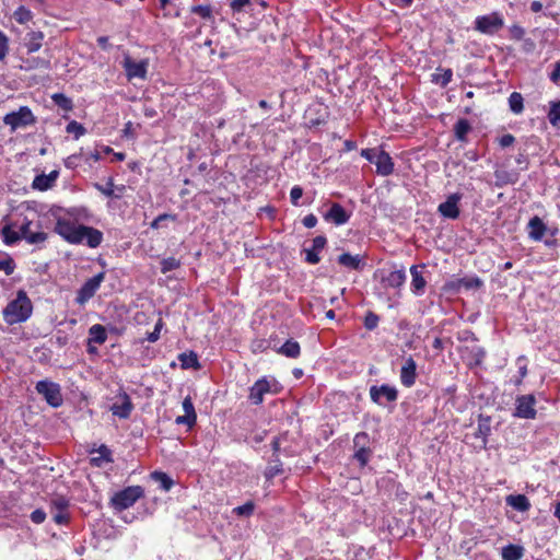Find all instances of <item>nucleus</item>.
<instances>
[{"instance_id": "obj_50", "label": "nucleus", "mask_w": 560, "mask_h": 560, "mask_svg": "<svg viewBox=\"0 0 560 560\" xmlns=\"http://www.w3.org/2000/svg\"><path fill=\"white\" fill-rule=\"evenodd\" d=\"M191 12L206 20H209L212 16V11L209 5H195L191 8Z\"/></svg>"}, {"instance_id": "obj_6", "label": "nucleus", "mask_w": 560, "mask_h": 560, "mask_svg": "<svg viewBox=\"0 0 560 560\" xmlns=\"http://www.w3.org/2000/svg\"><path fill=\"white\" fill-rule=\"evenodd\" d=\"M504 26V19L499 12L480 15L475 19L474 28L481 34L494 35Z\"/></svg>"}, {"instance_id": "obj_36", "label": "nucleus", "mask_w": 560, "mask_h": 560, "mask_svg": "<svg viewBox=\"0 0 560 560\" xmlns=\"http://www.w3.org/2000/svg\"><path fill=\"white\" fill-rule=\"evenodd\" d=\"M510 110L516 115L522 114L524 110V98L521 93L513 92L509 96Z\"/></svg>"}, {"instance_id": "obj_45", "label": "nucleus", "mask_w": 560, "mask_h": 560, "mask_svg": "<svg viewBox=\"0 0 560 560\" xmlns=\"http://www.w3.org/2000/svg\"><path fill=\"white\" fill-rule=\"evenodd\" d=\"M180 261L175 257H167L162 259L161 261V271L162 273H167L172 270L179 268Z\"/></svg>"}, {"instance_id": "obj_28", "label": "nucleus", "mask_w": 560, "mask_h": 560, "mask_svg": "<svg viewBox=\"0 0 560 560\" xmlns=\"http://www.w3.org/2000/svg\"><path fill=\"white\" fill-rule=\"evenodd\" d=\"M132 402L128 395H124L121 404H114L110 408L114 416L119 417L120 419L129 418L132 411Z\"/></svg>"}, {"instance_id": "obj_17", "label": "nucleus", "mask_w": 560, "mask_h": 560, "mask_svg": "<svg viewBox=\"0 0 560 560\" xmlns=\"http://www.w3.org/2000/svg\"><path fill=\"white\" fill-rule=\"evenodd\" d=\"M368 440V434L365 432H360L355 434L353 439L354 446L358 450L354 453V458L361 464V466L366 465L370 458V450L364 446Z\"/></svg>"}, {"instance_id": "obj_44", "label": "nucleus", "mask_w": 560, "mask_h": 560, "mask_svg": "<svg viewBox=\"0 0 560 560\" xmlns=\"http://www.w3.org/2000/svg\"><path fill=\"white\" fill-rule=\"evenodd\" d=\"M282 472V464L277 458L276 460H272V463L269 464V466L266 468L265 477L267 479H272L276 476L280 475Z\"/></svg>"}, {"instance_id": "obj_58", "label": "nucleus", "mask_w": 560, "mask_h": 560, "mask_svg": "<svg viewBox=\"0 0 560 560\" xmlns=\"http://www.w3.org/2000/svg\"><path fill=\"white\" fill-rule=\"evenodd\" d=\"M31 520L35 524H42L46 520V512L42 509H36L31 513Z\"/></svg>"}, {"instance_id": "obj_60", "label": "nucleus", "mask_w": 560, "mask_h": 560, "mask_svg": "<svg viewBox=\"0 0 560 560\" xmlns=\"http://www.w3.org/2000/svg\"><path fill=\"white\" fill-rule=\"evenodd\" d=\"M516 365L518 368V375L524 378L527 375L526 357L521 355L516 359Z\"/></svg>"}, {"instance_id": "obj_15", "label": "nucleus", "mask_w": 560, "mask_h": 560, "mask_svg": "<svg viewBox=\"0 0 560 560\" xmlns=\"http://www.w3.org/2000/svg\"><path fill=\"white\" fill-rule=\"evenodd\" d=\"M324 219L336 225H343L350 219V213L338 202L331 203L329 210L324 214Z\"/></svg>"}, {"instance_id": "obj_33", "label": "nucleus", "mask_w": 560, "mask_h": 560, "mask_svg": "<svg viewBox=\"0 0 560 560\" xmlns=\"http://www.w3.org/2000/svg\"><path fill=\"white\" fill-rule=\"evenodd\" d=\"M470 122L462 118L454 125V136L460 142H467V135L471 131Z\"/></svg>"}, {"instance_id": "obj_4", "label": "nucleus", "mask_w": 560, "mask_h": 560, "mask_svg": "<svg viewBox=\"0 0 560 560\" xmlns=\"http://www.w3.org/2000/svg\"><path fill=\"white\" fill-rule=\"evenodd\" d=\"M143 495L144 490L141 486H129L114 493L109 504L114 510L121 512L131 508Z\"/></svg>"}, {"instance_id": "obj_61", "label": "nucleus", "mask_w": 560, "mask_h": 560, "mask_svg": "<svg viewBox=\"0 0 560 560\" xmlns=\"http://www.w3.org/2000/svg\"><path fill=\"white\" fill-rule=\"evenodd\" d=\"M162 326H163V322H162V319H159L158 323L155 324L154 330L152 332H150L147 337V339L150 342H155L160 338V332H161Z\"/></svg>"}, {"instance_id": "obj_34", "label": "nucleus", "mask_w": 560, "mask_h": 560, "mask_svg": "<svg viewBox=\"0 0 560 560\" xmlns=\"http://www.w3.org/2000/svg\"><path fill=\"white\" fill-rule=\"evenodd\" d=\"M178 360L183 369H200L198 355L194 351L180 353Z\"/></svg>"}, {"instance_id": "obj_21", "label": "nucleus", "mask_w": 560, "mask_h": 560, "mask_svg": "<svg viewBox=\"0 0 560 560\" xmlns=\"http://www.w3.org/2000/svg\"><path fill=\"white\" fill-rule=\"evenodd\" d=\"M1 236L5 245H13L21 238L20 224L16 222L5 224L1 228Z\"/></svg>"}, {"instance_id": "obj_59", "label": "nucleus", "mask_w": 560, "mask_h": 560, "mask_svg": "<svg viewBox=\"0 0 560 560\" xmlns=\"http://www.w3.org/2000/svg\"><path fill=\"white\" fill-rule=\"evenodd\" d=\"M303 196V189L300 186H293L290 191V199L292 205L298 206L299 200Z\"/></svg>"}, {"instance_id": "obj_19", "label": "nucleus", "mask_w": 560, "mask_h": 560, "mask_svg": "<svg viewBox=\"0 0 560 560\" xmlns=\"http://www.w3.org/2000/svg\"><path fill=\"white\" fill-rule=\"evenodd\" d=\"M58 176H59V172L56 170L51 171L47 175L46 174L37 175L32 183V187L39 191H46V190L50 189L51 187H54Z\"/></svg>"}, {"instance_id": "obj_20", "label": "nucleus", "mask_w": 560, "mask_h": 560, "mask_svg": "<svg viewBox=\"0 0 560 560\" xmlns=\"http://www.w3.org/2000/svg\"><path fill=\"white\" fill-rule=\"evenodd\" d=\"M546 231H547V226L539 217L535 215L529 220V222L527 224V232H528V237L530 240H533L535 242L541 241Z\"/></svg>"}, {"instance_id": "obj_14", "label": "nucleus", "mask_w": 560, "mask_h": 560, "mask_svg": "<svg viewBox=\"0 0 560 560\" xmlns=\"http://www.w3.org/2000/svg\"><path fill=\"white\" fill-rule=\"evenodd\" d=\"M417 380V363L412 357H408L400 369V382L405 387H411Z\"/></svg>"}, {"instance_id": "obj_26", "label": "nucleus", "mask_w": 560, "mask_h": 560, "mask_svg": "<svg viewBox=\"0 0 560 560\" xmlns=\"http://www.w3.org/2000/svg\"><path fill=\"white\" fill-rule=\"evenodd\" d=\"M505 502L518 512H526L530 509V502L524 494H510L505 498Z\"/></svg>"}, {"instance_id": "obj_57", "label": "nucleus", "mask_w": 560, "mask_h": 560, "mask_svg": "<svg viewBox=\"0 0 560 560\" xmlns=\"http://www.w3.org/2000/svg\"><path fill=\"white\" fill-rule=\"evenodd\" d=\"M51 513L56 524L62 525L66 524L69 520L67 511H51Z\"/></svg>"}, {"instance_id": "obj_7", "label": "nucleus", "mask_w": 560, "mask_h": 560, "mask_svg": "<svg viewBox=\"0 0 560 560\" xmlns=\"http://www.w3.org/2000/svg\"><path fill=\"white\" fill-rule=\"evenodd\" d=\"M35 388L49 406L58 408L62 405L63 397L59 384L48 380H43L36 383Z\"/></svg>"}, {"instance_id": "obj_41", "label": "nucleus", "mask_w": 560, "mask_h": 560, "mask_svg": "<svg viewBox=\"0 0 560 560\" xmlns=\"http://www.w3.org/2000/svg\"><path fill=\"white\" fill-rule=\"evenodd\" d=\"M51 98L57 106L65 110H71L73 107L72 101L62 93H56Z\"/></svg>"}, {"instance_id": "obj_62", "label": "nucleus", "mask_w": 560, "mask_h": 560, "mask_svg": "<svg viewBox=\"0 0 560 560\" xmlns=\"http://www.w3.org/2000/svg\"><path fill=\"white\" fill-rule=\"evenodd\" d=\"M306 253V257H305V260L308 262V264H312V265H315V264H318L319 260H320V257H319V253L314 250V249H306L305 250Z\"/></svg>"}, {"instance_id": "obj_3", "label": "nucleus", "mask_w": 560, "mask_h": 560, "mask_svg": "<svg viewBox=\"0 0 560 560\" xmlns=\"http://www.w3.org/2000/svg\"><path fill=\"white\" fill-rule=\"evenodd\" d=\"M281 389V385L275 377L262 376L249 388L248 399L254 405H260L262 404L266 394L277 395Z\"/></svg>"}, {"instance_id": "obj_5", "label": "nucleus", "mask_w": 560, "mask_h": 560, "mask_svg": "<svg viewBox=\"0 0 560 560\" xmlns=\"http://www.w3.org/2000/svg\"><path fill=\"white\" fill-rule=\"evenodd\" d=\"M36 122V116L27 106H21L18 110L10 112L3 117V124L9 126L12 132L33 126Z\"/></svg>"}, {"instance_id": "obj_47", "label": "nucleus", "mask_w": 560, "mask_h": 560, "mask_svg": "<svg viewBox=\"0 0 560 560\" xmlns=\"http://www.w3.org/2000/svg\"><path fill=\"white\" fill-rule=\"evenodd\" d=\"M14 260L10 256L4 255L3 258L0 259V270L4 271L5 275L10 276L14 272Z\"/></svg>"}, {"instance_id": "obj_43", "label": "nucleus", "mask_w": 560, "mask_h": 560, "mask_svg": "<svg viewBox=\"0 0 560 560\" xmlns=\"http://www.w3.org/2000/svg\"><path fill=\"white\" fill-rule=\"evenodd\" d=\"M255 511V503L253 501H248L243 505L236 506L233 509V513L237 516L249 517L253 515Z\"/></svg>"}, {"instance_id": "obj_53", "label": "nucleus", "mask_w": 560, "mask_h": 560, "mask_svg": "<svg viewBox=\"0 0 560 560\" xmlns=\"http://www.w3.org/2000/svg\"><path fill=\"white\" fill-rule=\"evenodd\" d=\"M96 188L105 196L107 197H114L115 192V185L112 179H109L105 186L96 185Z\"/></svg>"}, {"instance_id": "obj_48", "label": "nucleus", "mask_w": 560, "mask_h": 560, "mask_svg": "<svg viewBox=\"0 0 560 560\" xmlns=\"http://www.w3.org/2000/svg\"><path fill=\"white\" fill-rule=\"evenodd\" d=\"M25 63H26L25 69H35V68L48 69L49 68V61L45 60V59H39V58L26 59Z\"/></svg>"}, {"instance_id": "obj_9", "label": "nucleus", "mask_w": 560, "mask_h": 560, "mask_svg": "<svg viewBox=\"0 0 560 560\" xmlns=\"http://www.w3.org/2000/svg\"><path fill=\"white\" fill-rule=\"evenodd\" d=\"M21 238L28 244H42L47 240V234L43 231L40 222H33L24 218L20 224Z\"/></svg>"}, {"instance_id": "obj_25", "label": "nucleus", "mask_w": 560, "mask_h": 560, "mask_svg": "<svg viewBox=\"0 0 560 560\" xmlns=\"http://www.w3.org/2000/svg\"><path fill=\"white\" fill-rule=\"evenodd\" d=\"M44 33L40 31H33L27 33L25 37V47L28 54L38 51L42 48L44 40Z\"/></svg>"}, {"instance_id": "obj_11", "label": "nucleus", "mask_w": 560, "mask_h": 560, "mask_svg": "<svg viewBox=\"0 0 560 560\" xmlns=\"http://www.w3.org/2000/svg\"><path fill=\"white\" fill-rule=\"evenodd\" d=\"M536 399L534 395H521L515 399V411L514 417L521 419H535L536 417Z\"/></svg>"}, {"instance_id": "obj_31", "label": "nucleus", "mask_w": 560, "mask_h": 560, "mask_svg": "<svg viewBox=\"0 0 560 560\" xmlns=\"http://www.w3.org/2000/svg\"><path fill=\"white\" fill-rule=\"evenodd\" d=\"M89 336H90L89 345L91 342H94L97 345H103L107 339L106 329L101 324H95V325L91 326L89 329Z\"/></svg>"}, {"instance_id": "obj_40", "label": "nucleus", "mask_w": 560, "mask_h": 560, "mask_svg": "<svg viewBox=\"0 0 560 560\" xmlns=\"http://www.w3.org/2000/svg\"><path fill=\"white\" fill-rule=\"evenodd\" d=\"M14 20L20 24H25L30 22L33 18L31 10L25 8L24 5H20L13 13Z\"/></svg>"}, {"instance_id": "obj_30", "label": "nucleus", "mask_w": 560, "mask_h": 560, "mask_svg": "<svg viewBox=\"0 0 560 560\" xmlns=\"http://www.w3.org/2000/svg\"><path fill=\"white\" fill-rule=\"evenodd\" d=\"M453 79V71L452 69L447 68V69H444V68H436L435 72L432 74V79L431 81L438 85H440L441 88H445L448 85V83L452 81Z\"/></svg>"}, {"instance_id": "obj_29", "label": "nucleus", "mask_w": 560, "mask_h": 560, "mask_svg": "<svg viewBox=\"0 0 560 560\" xmlns=\"http://www.w3.org/2000/svg\"><path fill=\"white\" fill-rule=\"evenodd\" d=\"M405 269L390 271L383 281L389 288H400L406 282Z\"/></svg>"}, {"instance_id": "obj_54", "label": "nucleus", "mask_w": 560, "mask_h": 560, "mask_svg": "<svg viewBox=\"0 0 560 560\" xmlns=\"http://www.w3.org/2000/svg\"><path fill=\"white\" fill-rule=\"evenodd\" d=\"M68 501L63 498H56L51 500V511H67Z\"/></svg>"}, {"instance_id": "obj_49", "label": "nucleus", "mask_w": 560, "mask_h": 560, "mask_svg": "<svg viewBox=\"0 0 560 560\" xmlns=\"http://www.w3.org/2000/svg\"><path fill=\"white\" fill-rule=\"evenodd\" d=\"M378 322L380 317L375 313L369 312L364 318V327L369 330H373L377 327Z\"/></svg>"}, {"instance_id": "obj_24", "label": "nucleus", "mask_w": 560, "mask_h": 560, "mask_svg": "<svg viewBox=\"0 0 560 560\" xmlns=\"http://www.w3.org/2000/svg\"><path fill=\"white\" fill-rule=\"evenodd\" d=\"M410 273L412 277L411 280V291L416 295H422L427 285V281L422 276L421 270H419V266L413 265L410 268Z\"/></svg>"}, {"instance_id": "obj_10", "label": "nucleus", "mask_w": 560, "mask_h": 560, "mask_svg": "<svg viewBox=\"0 0 560 560\" xmlns=\"http://www.w3.org/2000/svg\"><path fill=\"white\" fill-rule=\"evenodd\" d=\"M105 279L104 272H98L94 277L88 279L77 293L75 302L79 305H84L91 298L94 296Z\"/></svg>"}, {"instance_id": "obj_63", "label": "nucleus", "mask_w": 560, "mask_h": 560, "mask_svg": "<svg viewBox=\"0 0 560 560\" xmlns=\"http://www.w3.org/2000/svg\"><path fill=\"white\" fill-rule=\"evenodd\" d=\"M326 243H327L326 237L323 235H318L313 240L312 249L319 253L325 247Z\"/></svg>"}, {"instance_id": "obj_16", "label": "nucleus", "mask_w": 560, "mask_h": 560, "mask_svg": "<svg viewBox=\"0 0 560 560\" xmlns=\"http://www.w3.org/2000/svg\"><path fill=\"white\" fill-rule=\"evenodd\" d=\"M183 410L185 415L178 416L175 419L176 424H185L189 429L192 428L196 424L197 421V415L195 411L194 402L190 396H187L183 400Z\"/></svg>"}, {"instance_id": "obj_12", "label": "nucleus", "mask_w": 560, "mask_h": 560, "mask_svg": "<svg viewBox=\"0 0 560 560\" xmlns=\"http://www.w3.org/2000/svg\"><path fill=\"white\" fill-rule=\"evenodd\" d=\"M370 397L373 402L383 405V398L388 402L395 401L398 397V392L396 387L386 384L381 386L374 385L370 388Z\"/></svg>"}, {"instance_id": "obj_8", "label": "nucleus", "mask_w": 560, "mask_h": 560, "mask_svg": "<svg viewBox=\"0 0 560 560\" xmlns=\"http://www.w3.org/2000/svg\"><path fill=\"white\" fill-rule=\"evenodd\" d=\"M121 66L128 81H132L133 79H147L149 68L148 59L137 61L132 59L129 54H124Z\"/></svg>"}, {"instance_id": "obj_52", "label": "nucleus", "mask_w": 560, "mask_h": 560, "mask_svg": "<svg viewBox=\"0 0 560 560\" xmlns=\"http://www.w3.org/2000/svg\"><path fill=\"white\" fill-rule=\"evenodd\" d=\"M509 33H510L511 38H513L515 40H521L525 35L524 28L517 24L512 25L509 28Z\"/></svg>"}, {"instance_id": "obj_38", "label": "nucleus", "mask_w": 560, "mask_h": 560, "mask_svg": "<svg viewBox=\"0 0 560 560\" xmlns=\"http://www.w3.org/2000/svg\"><path fill=\"white\" fill-rule=\"evenodd\" d=\"M151 478L159 482L164 491H170L174 485V481L170 478V476L163 471H153L151 474Z\"/></svg>"}, {"instance_id": "obj_27", "label": "nucleus", "mask_w": 560, "mask_h": 560, "mask_svg": "<svg viewBox=\"0 0 560 560\" xmlns=\"http://www.w3.org/2000/svg\"><path fill=\"white\" fill-rule=\"evenodd\" d=\"M276 351L283 357L296 359L301 354V347L298 341L289 339L281 347L277 348Z\"/></svg>"}, {"instance_id": "obj_37", "label": "nucleus", "mask_w": 560, "mask_h": 560, "mask_svg": "<svg viewBox=\"0 0 560 560\" xmlns=\"http://www.w3.org/2000/svg\"><path fill=\"white\" fill-rule=\"evenodd\" d=\"M548 120L553 127L560 126V101L549 103Z\"/></svg>"}, {"instance_id": "obj_51", "label": "nucleus", "mask_w": 560, "mask_h": 560, "mask_svg": "<svg viewBox=\"0 0 560 560\" xmlns=\"http://www.w3.org/2000/svg\"><path fill=\"white\" fill-rule=\"evenodd\" d=\"M9 52V38L0 31V61L5 58Z\"/></svg>"}, {"instance_id": "obj_39", "label": "nucleus", "mask_w": 560, "mask_h": 560, "mask_svg": "<svg viewBox=\"0 0 560 560\" xmlns=\"http://www.w3.org/2000/svg\"><path fill=\"white\" fill-rule=\"evenodd\" d=\"M481 284H482V282L479 278H472V279H458L454 282L448 283L447 287H450L452 289H458L463 285L466 289H471V288H479Z\"/></svg>"}, {"instance_id": "obj_56", "label": "nucleus", "mask_w": 560, "mask_h": 560, "mask_svg": "<svg viewBox=\"0 0 560 560\" xmlns=\"http://www.w3.org/2000/svg\"><path fill=\"white\" fill-rule=\"evenodd\" d=\"M176 220V215H173V214H168V213H163V214H160L159 217H156L152 222H151V228L152 229H159L161 228L162 225V222L165 221V220Z\"/></svg>"}, {"instance_id": "obj_42", "label": "nucleus", "mask_w": 560, "mask_h": 560, "mask_svg": "<svg viewBox=\"0 0 560 560\" xmlns=\"http://www.w3.org/2000/svg\"><path fill=\"white\" fill-rule=\"evenodd\" d=\"M66 131H67L68 133L73 135L75 139H79L80 137H82L83 135H85L86 129H85V127H84L82 124H80V122H78V121H75V120H71V121L67 125V127H66Z\"/></svg>"}, {"instance_id": "obj_35", "label": "nucleus", "mask_w": 560, "mask_h": 560, "mask_svg": "<svg viewBox=\"0 0 560 560\" xmlns=\"http://www.w3.org/2000/svg\"><path fill=\"white\" fill-rule=\"evenodd\" d=\"M491 432L489 418H480L478 421V428L475 433L476 438H480L482 445L486 446L487 439Z\"/></svg>"}, {"instance_id": "obj_46", "label": "nucleus", "mask_w": 560, "mask_h": 560, "mask_svg": "<svg viewBox=\"0 0 560 560\" xmlns=\"http://www.w3.org/2000/svg\"><path fill=\"white\" fill-rule=\"evenodd\" d=\"M494 176L497 179L495 184L499 187L508 185V184H513L516 180L511 174H509L505 171H495Z\"/></svg>"}, {"instance_id": "obj_13", "label": "nucleus", "mask_w": 560, "mask_h": 560, "mask_svg": "<svg viewBox=\"0 0 560 560\" xmlns=\"http://www.w3.org/2000/svg\"><path fill=\"white\" fill-rule=\"evenodd\" d=\"M460 199V194L455 192L450 195L444 202L439 205V213L446 219L456 220L460 214L458 207Z\"/></svg>"}, {"instance_id": "obj_2", "label": "nucleus", "mask_w": 560, "mask_h": 560, "mask_svg": "<svg viewBox=\"0 0 560 560\" xmlns=\"http://www.w3.org/2000/svg\"><path fill=\"white\" fill-rule=\"evenodd\" d=\"M33 313V304L24 290H19L15 299L2 310L3 320L8 325L26 322Z\"/></svg>"}, {"instance_id": "obj_55", "label": "nucleus", "mask_w": 560, "mask_h": 560, "mask_svg": "<svg viewBox=\"0 0 560 560\" xmlns=\"http://www.w3.org/2000/svg\"><path fill=\"white\" fill-rule=\"evenodd\" d=\"M549 79L552 83L560 86V60L555 62L553 69L549 74Z\"/></svg>"}, {"instance_id": "obj_23", "label": "nucleus", "mask_w": 560, "mask_h": 560, "mask_svg": "<svg viewBox=\"0 0 560 560\" xmlns=\"http://www.w3.org/2000/svg\"><path fill=\"white\" fill-rule=\"evenodd\" d=\"M338 262L349 270H362L364 261L360 255L343 253L338 256Z\"/></svg>"}, {"instance_id": "obj_64", "label": "nucleus", "mask_w": 560, "mask_h": 560, "mask_svg": "<svg viewBox=\"0 0 560 560\" xmlns=\"http://www.w3.org/2000/svg\"><path fill=\"white\" fill-rule=\"evenodd\" d=\"M378 151L376 149H362L361 156L366 159L369 162L374 163Z\"/></svg>"}, {"instance_id": "obj_32", "label": "nucleus", "mask_w": 560, "mask_h": 560, "mask_svg": "<svg viewBox=\"0 0 560 560\" xmlns=\"http://www.w3.org/2000/svg\"><path fill=\"white\" fill-rule=\"evenodd\" d=\"M523 556L524 548L520 545L510 544L501 550V557L503 560H521Z\"/></svg>"}, {"instance_id": "obj_18", "label": "nucleus", "mask_w": 560, "mask_h": 560, "mask_svg": "<svg viewBox=\"0 0 560 560\" xmlns=\"http://www.w3.org/2000/svg\"><path fill=\"white\" fill-rule=\"evenodd\" d=\"M374 164L376 166L377 175L388 176L394 172L393 159L387 152L383 150L378 151Z\"/></svg>"}, {"instance_id": "obj_22", "label": "nucleus", "mask_w": 560, "mask_h": 560, "mask_svg": "<svg viewBox=\"0 0 560 560\" xmlns=\"http://www.w3.org/2000/svg\"><path fill=\"white\" fill-rule=\"evenodd\" d=\"M91 454H97L90 458V464L94 467H102L104 464L113 462L112 451L106 445H101L97 450L92 451Z\"/></svg>"}, {"instance_id": "obj_1", "label": "nucleus", "mask_w": 560, "mask_h": 560, "mask_svg": "<svg viewBox=\"0 0 560 560\" xmlns=\"http://www.w3.org/2000/svg\"><path fill=\"white\" fill-rule=\"evenodd\" d=\"M55 232L70 244H85L91 248H96L103 241V233L92 226L78 224L68 219H58L55 225Z\"/></svg>"}]
</instances>
